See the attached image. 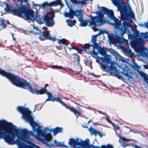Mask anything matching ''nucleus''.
Returning a JSON list of instances; mask_svg holds the SVG:
<instances>
[{
    "mask_svg": "<svg viewBox=\"0 0 148 148\" xmlns=\"http://www.w3.org/2000/svg\"><path fill=\"white\" fill-rule=\"evenodd\" d=\"M16 127L12 123L8 122L4 120H0V128L5 131L2 132L0 130V139L4 138L8 142H12L15 138L14 132H18Z\"/></svg>",
    "mask_w": 148,
    "mask_h": 148,
    "instance_id": "nucleus-1",
    "label": "nucleus"
},
{
    "mask_svg": "<svg viewBox=\"0 0 148 148\" xmlns=\"http://www.w3.org/2000/svg\"><path fill=\"white\" fill-rule=\"evenodd\" d=\"M17 109L22 114L23 118L28 122L31 125L33 131L36 132L39 139L42 136V134L45 132L41 129V127L40 126L36 128V127L38 126V124L36 122L34 121V118L31 115V111L29 110L28 108H25L22 106H18L17 108Z\"/></svg>",
    "mask_w": 148,
    "mask_h": 148,
    "instance_id": "nucleus-2",
    "label": "nucleus"
},
{
    "mask_svg": "<svg viewBox=\"0 0 148 148\" xmlns=\"http://www.w3.org/2000/svg\"><path fill=\"white\" fill-rule=\"evenodd\" d=\"M8 80L14 85L17 86L28 90L33 94H36L39 88L37 84L33 85V88L26 80L21 79L17 75L12 73Z\"/></svg>",
    "mask_w": 148,
    "mask_h": 148,
    "instance_id": "nucleus-3",
    "label": "nucleus"
},
{
    "mask_svg": "<svg viewBox=\"0 0 148 148\" xmlns=\"http://www.w3.org/2000/svg\"><path fill=\"white\" fill-rule=\"evenodd\" d=\"M113 4L117 7L121 14L122 20L126 21L130 19H135L134 13L132 11H129L127 8L125 6V4L122 0H111Z\"/></svg>",
    "mask_w": 148,
    "mask_h": 148,
    "instance_id": "nucleus-4",
    "label": "nucleus"
},
{
    "mask_svg": "<svg viewBox=\"0 0 148 148\" xmlns=\"http://www.w3.org/2000/svg\"><path fill=\"white\" fill-rule=\"evenodd\" d=\"M112 20H113L114 22L111 23V25L120 31L121 36H123L125 33L130 32V30L128 29V27L131 28L133 27L132 24L124 20L123 21L122 25L121 21L115 17Z\"/></svg>",
    "mask_w": 148,
    "mask_h": 148,
    "instance_id": "nucleus-5",
    "label": "nucleus"
},
{
    "mask_svg": "<svg viewBox=\"0 0 148 148\" xmlns=\"http://www.w3.org/2000/svg\"><path fill=\"white\" fill-rule=\"evenodd\" d=\"M34 12L32 9L27 8L25 5H21L17 16L27 20L34 21L35 20Z\"/></svg>",
    "mask_w": 148,
    "mask_h": 148,
    "instance_id": "nucleus-6",
    "label": "nucleus"
},
{
    "mask_svg": "<svg viewBox=\"0 0 148 148\" xmlns=\"http://www.w3.org/2000/svg\"><path fill=\"white\" fill-rule=\"evenodd\" d=\"M101 10L100 11H97L96 13L98 16H90L91 21L89 24V26H91L92 28L94 31L98 30L97 28V26H100L102 25L104 23L103 20V13L101 12Z\"/></svg>",
    "mask_w": 148,
    "mask_h": 148,
    "instance_id": "nucleus-7",
    "label": "nucleus"
},
{
    "mask_svg": "<svg viewBox=\"0 0 148 148\" xmlns=\"http://www.w3.org/2000/svg\"><path fill=\"white\" fill-rule=\"evenodd\" d=\"M46 94L48 95V98L46 100V101H51L53 102L56 101L60 103L62 105L65 107L66 109L69 110L73 112L76 116H80L81 114L80 112L75 109L73 107H70L61 101V99L58 96L54 97L51 93L49 92H47Z\"/></svg>",
    "mask_w": 148,
    "mask_h": 148,
    "instance_id": "nucleus-8",
    "label": "nucleus"
},
{
    "mask_svg": "<svg viewBox=\"0 0 148 148\" xmlns=\"http://www.w3.org/2000/svg\"><path fill=\"white\" fill-rule=\"evenodd\" d=\"M28 32L30 33L33 34H38L39 36L38 38L40 41H44L46 40H49L53 41L55 42L56 40L55 37H52L50 35L49 33L47 32L45 34V32L41 31L40 32H35L32 31L28 30Z\"/></svg>",
    "mask_w": 148,
    "mask_h": 148,
    "instance_id": "nucleus-9",
    "label": "nucleus"
},
{
    "mask_svg": "<svg viewBox=\"0 0 148 148\" xmlns=\"http://www.w3.org/2000/svg\"><path fill=\"white\" fill-rule=\"evenodd\" d=\"M90 142L88 139H86L85 141L81 140L80 142L79 146L83 147L84 148H100L98 146H95L92 145H89ZM101 148H113L111 145H108L107 146L102 145Z\"/></svg>",
    "mask_w": 148,
    "mask_h": 148,
    "instance_id": "nucleus-10",
    "label": "nucleus"
},
{
    "mask_svg": "<svg viewBox=\"0 0 148 148\" xmlns=\"http://www.w3.org/2000/svg\"><path fill=\"white\" fill-rule=\"evenodd\" d=\"M6 7L4 9L7 12H9L13 15L17 16L19 10L20 9V6L17 8H14L13 9H12V6L9 4L6 3Z\"/></svg>",
    "mask_w": 148,
    "mask_h": 148,
    "instance_id": "nucleus-11",
    "label": "nucleus"
},
{
    "mask_svg": "<svg viewBox=\"0 0 148 148\" xmlns=\"http://www.w3.org/2000/svg\"><path fill=\"white\" fill-rule=\"evenodd\" d=\"M61 3V0H56L55 1H52L49 3L47 2H45L43 3L42 4H35L34 5V6H39L40 8L41 7L43 8H45L47 6H52L54 5L57 6L59 5Z\"/></svg>",
    "mask_w": 148,
    "mask_h": 148,
    "instance_id": "nucleus-12",
    "label": "nucleus"
},
{
    "mask_svg": "<svg viewBox=\"0 0 148 148\" xmlns=\"http://www.w3.org/2000/svg\"><path fill=\"white\" fill-rule=\"evenodd\" d=\"M144 39L142 36L137 38L132 41H130V45L132 47H136L139 45L143 41Z\"/></svg>",
    "mask_w": 148,
    "mask_h": 148,
    "instance_id": "nucleus-13",
    "label": "nucleus"
},
{
    "mask_svg": "<svg viewBox=\"0 0 148 148\" xmlns=\"http://www.w3.org/2000/svg\"><path fill=\"white\" fill-rule=\"evenodd\" d=\"M83 14L82 10L77 18L78 20L80 22V26L82 27H85L86 26L88 23L90 22V21L88 19H83Z\"/></svg>",
    "mask_w": 148,
    "mask_h": 148,
    "instance_id": "nucleus-14",
    "label": "nucleus"
},
{
    "mask_svg": "<svg viewBox=\"0 0 148 148\" xmlns=\"http://www.w3.org/2000/svg\"><path fill=\"white\" fill-rule=\"evenodd\" d=\"M101 8V11L103 12V14H106L107 17L110 19H112L115 17L114 16V12L112 10H109L103 7H102Z\"/></svg>",
    "mask_w": 148,
    "mask_h": 148,
    "instance_id": "nucleus-15",
    "label": "nucleus"
},
{
    "mask_svg": "<svg viewBox=\"0 0 148 148\" xmlns=\"http://www.w3.org/2000/svg\"><path fill=\"white\" fill-rule=\"evenodd\" d=\"M127 33L128 34V38L130 40V41H132L135 39L137 38L140 37V36H142V33H139V32L136 29L134 31V35L130 34V32L129 33Z\"/></svg>",
    "mask_w": 148,
    "mask_h": 148,
    "instance_id": "nucleus-16",
    "label": "nucleus"
},
{
    "mask_svg": "<svg viewBox=\"0 0 148 148\" xmlns=\"http://www.w3.org/2000/svg\"><path fill=\"white\" fill-rule=\"evenodd\" d=\"M82 11V10L81 9L77 10L75 11L70 10L69 12V18L72 19L73 18V16L75 15L78 18Z\"/></svg>",
    "mask_w": 148,
    "mask_h": 148,
    "instance_id": "nucleus-17",
    "label": "nucleus"
},
{
    "mask_svg": "<svg viewBox=\"0 0 148 148\" xmlns=\"http://www.w3.org/2000/svg\"><path fill=\"white\" fill-rule=\"evenodd\" d=\"M39 139L41 141H46L49 142L51 140L52 136L50 133L46 134V132L42 134V136Z\"/></svg>",
    "mask_w": 148,
    "mask_h": 148,
    "instance_id": "nucleus-18",
    "label": "nucleus"
},
{
    "mask_svg": "<svg viewBox=\"0 0 148 148\" xmlns=\"http://www.w3.org/2000/svg\"><path fill=\"white\" fill-rule=\"evenodd\" d=\"M47 15L44 16H41L38 15L37 13L36 14L35 20L39 24H41L45 23Z\"/></svg>",
    "mask_w": 148,
    "mask_h": 148,
    "instance_id": "nucleus-19",
    "label": "nucleus"
},
{
    "mask_svg": "<svg viewBox=\"0 0 148 148\" xmlns=\"http://www.w3.org/2000/svg\"><path fill=\"white\" fill-rule=\"evenodd\" d=\"M96 36L93 35L92 36L91 42L93 43L92 45H91V46L93 48V49L95 50L97 49L98 50L101 47L99 45V44L96 42Z\"/></svg>",
    "mask_w": 148,
    "mask_h": 148,
    "instance_id": "nucleus-20",
    "label": "nucleus"
},
{
    "mask_svg": "<svg viewBox=\"0 0 148 148\" xmlns=\"http://www.w3.org/2000/svg\"><path fill=\"white\" fill-rule=\"evenodd\" d=\"M45 23L47 26L49 27H52L54 24V21L51 20L47 15Z\"/></svg>",
    "mask_w": 148,
    "mask_h": 148,
    "instance_id": "nucleus-21",
    "label": "nucleus"
},
{
    "mask_svg": "<svg viewBox=\"0 0 148 148\" xmlns=\"http://www.w3.org/2000/svg\"><path fill=\"white\" fill-rule=\"evenodd\" d=\"M79 138H77L76 140L73 138H70L69 143V144L70 145H73L74 147H75L77 145H79L80 142H78Z\"/></svg>",
    "mask_w": 148,
    "mask_h": 148,
    "instance_id": "nucleus-22",
    "label": "nucleus"
},
{
    "mask_svg": "<svg viewBox=\"0 0 148 148\" xmlns=\"http://www.w3.org/2000/svg\"><path fill=\"white\" fill-rule=\"evenodd\" d=\"M12 73L7 72L5 70L0 69V74L9 79Z\"/></svg>",
    "mask_w": 148,
    "mask_h": 148,
    "instance_id": "nucleus-23",
    "label": "nucleus"
},
{
    "mask_svg": "<svg viewBox=\"0 0 148 148\" xmlns=\"http://www.w3.org/2000/svg\"><path fill=\"white\" fill-rule=\"evenodd\" d=\"M130 71L128 68L127 69L123 68L121 73L122 74L125 75V76L127 77L128 80H129L130 78H132V77L130 75Z\"/></svg>",
    "mask_w": 148,
    "mask_h": 148,
    "instance_id": "nucleus-24",
    "label": "nucleus"
},
{
    "mask_svg": "<svg viewBox=\"0 0 148 148\" xmlns=\"http://www.w3.org/2000/svg\"><path fill=\"white\" fill-rule=\"evenodd\" d=\"M51 130H52V132L53 133V135H55L58 133L62 132L63 128L62 127H57L54 129H51Z\"/></svg>",
    "mask_w": 148,
    "mask_h": 148,
    "instance_id": "nucleus-25",
    "label": "nucleus"
},
{
    "mask_svg": "<svg viewBox=\"0 0 148 148\" xmlns=\"http://www.w3.org/2000/svg\"><path fill=\"white\" fill-rule=\"evenodd\" d=\"M103 58H101V60H104L107 63V64H109L112 62H111V59L110 58V56L109 55L106 54L104 56Z\"/></svg>",
    "mask_w": 148,
    "mask_h": 148,
    "instance_id": "nucleus-26",
    "label": "nucleus"
},
{
    "mask_svg": "<svg viewBox=\"0 0 148 148\" xmlns=\"http://www.w3.org/2000/svg\"><path fill=\"white\" fill-rule=\"evenodd\" d=\"M123 51L124 54L127 56L130 57L132 56L133 53H132L131 49H123Z\"/></svg>",
    "mask_w": 148,
    "mask_h": 148,
    "instance_id": "nucleus-27",
    "label": "nucleus"
},
{
    "mask_svg": "<svg viewBox=\"0 0 148 148\" xmlns=\"http://www.w3.org/2000/svg\"><path fill=\"white\" fill-rule=\"evenodd\" d=\"M123 36H121V37L119 36L118 35L115 34L114 40L117 42L119 43H121V42H122V39L123 38Z\"/></svg>",
    "mask_w": 148,
    "mask_h": 148,
    "instance_id": "nucleus-28",
    "label": "nucleus"
},
{
    "mask_svg": "<svg viewBox=\"0 0 148 148\" xmlns=\"http://www.w3.org/2000/svg\"><path fill=\"white\" fill-rule=\"evenodd\" d=\"M98 52L101 55L103 56H105L107 54L106 51L104 50V48L101 47L97 50Z\"/></svg>",
    "mask_w": 148,
    "mask_h": 148,
    "instance_id": "nucleus-29",
    "label": "nucleus"
},
{
    "mask_svg": "<svg viewBox=\"0 0 148 148\" xmlns=\"http://www.w3.org/2000/svg\"><path fill=\"white\" fill-rule=\"evenodd\" d=\"M66 22L68 25L70 27L72 26L76 23V21L75 20L72 21L70 19H68L66 20Z\"/></svg>",
    "mask_w": 148,
    "mask_h": 148,
    "instance_id": "nucleus-30",
    "label": "nucleus"
},
{
    "mask_svg": "<svg viewBox=\"0 0 148 148\" xmlns=\"http://www.w3.org/2000/svg\"><path fill=\"white\" fill-rule=\"evenodd\" d=\"M73 55H75L76 57L74 58V60L75 62H77L78 64L79 63L80 58V56L76 53H74Z\"/></svg>",
    "mask_w": 148,
    "mask_h": 148,
    "instance_id": "nucleus-31",
    "label": "nucleus"
},
{
    "mask_svg": "<svg viewBox=\"0 0 148 148\" xmlns=\"http://www.w3.org/2000/svg\"><path fill=\"white\" fill-rule=\"evenodd\" d=\"M46 92H47L42 88H41V89L38 90L36 94L37 95H42L45 93L46 94Z\"/></svg>",
    "mask_w": 148,
    "mask_h": 148,
    "instance_id": "nucleus-32",
    "label": "nucleus"
},
{
    "mask_svg": "<svg viewBox=\"0 0 148 148\" xmlns=\"http://www.w3.org/2000/svg\"><path fill=\"white\" fill-rule=\"evenodd\" d=\"M89 131L91 134H94L95 136H97L98 132L97 130L93 129L91 127L89 128Z\"/></svg>",
    "mask_w": 148,
    "mask_h": 148,
    "instance_id": "nucleus-33",
    "label": "nucleus"
},
{
    "mask_svg": "<svg viewBox=\"0 0 148 148\" xmlns=\"http://www.w3.org/2000/svg\"><path fill=\"white\" fill-rule=\"evenodd\" d=\"M91 45L90 44H85L82 47V49L85 52L86 51V49H88L90 48V47Z\"/></svg>",
    "mask_w": 148,
    "mask_h": 148,
    "instance_id": "nucleus-34",
    "label": "nucleus"
},
{
    "mask_svg": "<svg viewBox=\"0 0 148 148\" xmlns=\"http://www.w3.org/2000/svg\"><path fill=\"white\" fill-rule=\"evenodd\" d=\"M20 130H21V132L23 134V135L24 136H28V130L27 129H24L23 130L21 129Z\"/></svg>",
    "mask_w": 148,
    "mask_h": 148,
    "instance_id": "nucleus-35",
    "label": "nucleus"
},
{
    "mask_svg": "<svg viewBox=\"0 0 148 148\" xmlns=\"http://www.w3.org/2000/svg\"><path fill=\"white\" fill-rule=\"evenodd\" d=\"M110 63V66L108 67L109 70L111 71L110 73L111 74H112L113 73V71L114 69V66L112 64V62H111Z\"/></svg>",
    "mask_w": 148,
    "mask_h": 148,
    "instance_id": "nucleus-36",
    "label": "nucleus"
},
{
    "mask_svg": "<svg viewBox=\"0 0 148 148\" xmlns=\"http://www.w3.org/2000/svg\"><path fill=\"white\" fill-rule=\"evenodd\" d=\"M67 40L64 38L62 39L61 40H59L58 43L59 44H62L64 45L67 43Z\"/></svg>",
    "mask_w": 148,
    "mask_h": 148,
    "instance_id": "nucleus-37",
    "label": "nucleus"
},
{
    "mask_svg": "<svg viewBox=\"0 0 148 148\" xmlns=\"http://www.w3.org/2000/svg\"><path fill=\"white\" fill-rule=\"evenodd\" d=\"M106 65L104 64L101 63V68L104 69V71H107L108 65Z\"/></svg>",
    "mask_w": 148,
    "mask_h": 148,
    "instance_id": "nucleus-38",
    "label": "nucleus"
},
{
    "mask_svg": "<svg viewBox=\"0 0 148 148\" xmlns=\"http://www.w3.org/2000/svg\"><path fill=\"white\" fill-rule=\"evenodd\" d=\"M142 34L144 39H145V41H147V39L148 38V32H145V33H142Z\"/></svg>",
    "mask_w": 148,
    "mask_h": 148,
    "instance_id": "nucleus-39",
    "label": "nucleus"
},
{
    "mask_svg": "<svg viewBox=\"0 0 148 148\" xmlns=\"http://www.w3.org/2000/svg\"><path fill=\"white\" fill-rule=\"evenodd\" d=\"M121 43H123L124 45H128V41L125 40L123 37L122 39V41Z\"/></svg>",
    "mask_w": 148,
    "mask_h": 148,
    "instance_id": "nucleus-40",
    "label": "nucleus"
},
{
    "mask_svg": "<svg viewBox=\"0 0 148 148\" xmlns=\"http://www.w3.org/2000/svg\"><path fill=\"white\" fill-rule=\"evenodd\" d=\"M56 147H66V145H64L63 143H62V142H58V143L56 145Z\"/></svg>",
    "mask_w": 148,
    "mask_h": 148,
    "instance_id": "nucleus-41",
    "label": "nucleus"
},
{
    "mask_svg": "<svg viewBox=\"0 0 148 148\" xmlns=\"http://www.w3.org/2000/svg\"><path fill=\"white\" fill-rule=\"evenodd\" d=\"M140 53L141 56L143 57L146 56L147 55V53L143 50H141Z\"/></svg>",
    "mask_w": 148,
    "mask_h": 148,
    "instance_id": "nucleus-42",
    "label": "nucleus"
},
{
    "mask_svg": "<svg viewBox=\"0 0 148 148\" xmlns=\"http://www.w3.org/2000/svg\"><path fill=\"white\" fill-rule=\"evenodd\" d=\"M1 26L5 28L7 26L6 24L5 23V20L4 19L2 21L1 23Z\"/></svg>",
    "mask_w": 148,
    "mask_h": 148,
    "instance_id": "nucleus-43",
    "label": "nucleus"
},
{
    "mask_svg": "<svg viewBox=\"0 0 148 148\" xmlns=\"http://www.w3.org/2000/svg\"><path fill=\"white\" fill-rule=\"evenodd\" d=\"M140 75L142 77L144 78V79L148 76L146 73L143 72L141 73L140 74Z\"/></svg>",
    "mask_w": 148,
    "mask_h": 148,
    "instance_id": "nucleus-44",
    "label": "nucleus"
},
{
    "mask_svg": "<svg viewBox=\"0 0 148 148\" xmlns=\"http://www.w3.org/2000/svg\"><path fill=\"white\" fill-rule=\"evenodd\" d=\"M115 37V35H114L113 34L110 35L108 36L109 39L110 40H114Z\"/></svg>",
    "mask_w": 148,
    "mask_h": 148,
    "instance_id": "nucleus-45",
    "label": "nucleus"
},
{
    "mask_svg": "<svg viewBox=\"0 0 148 148\" xmlns=\"http://www.w3.org/2000/svg\"><path fill=\"white\" fill-rule=\"evenodd\" d=\"M52 68L56 69H63L62 66L53 65L52 66Z\"/></svg>",
    "mask_w": 148,
    "mask_h": 148,
    "instance_id": "nucleus-46",
    "label": "nucleus"
},
{
    "mask_svg": "<svg viewBox=\"0 0 148 148\" xmlns=\"http://www.w3.org/2000/svg\"><path fill=\"white\" fill-rule=\"evenodd\" d=\"M106 121L109 123H110L112 125L113 124V123L112 122V121L110 120L108 116H106Z\"/></svg>",
    "mask_w": 148,
    "mask_h": 148,
    "instance_id": "nucleus-47",
    "label": "nucleus"
},
{
    "mask_svg": "<svg viewBox=\"0 0 148 148\" xmlns=\"http://www.w3.org/2000/svg\"><path fill=\"white\" fill-rule=\"evenodd\" d=\"M112 125L113 126L114 130L115 131H116L117 130H118L120 129V127L119 126L115 125L114 123Z\"/></svg>",
    "mask_w": 148,
    "mask_h": 148,
    "instance_id": "nucleus-48",
    "label": "nucleus"
},
{
    "mask_svg": "<svg viewBox=\"0 0 148 148\" xmlns=\"http://www.w3.org/2000/svg\"><path fill=\"white\" fill-rule=\"evenodd\" d=\"M133 67L134 69L136 70L138 69L139 68V66L138 65H137L136 63H135L134 64V66Z\"/></svg>",
    "mask_w": 148,
    "mask_h": 148,
    "instance_id": "nucleus-49",
    "label": "nucleus"
},
{
    "mask_svg": "<svg viewBox=\"0 0 148 148\" xmlns=\"http://www.w3.org/2000/svg\"><path fill=\"white\" fill-rule=\"evenodd\" d=\"M71 48H68L69 49L70 51H71V50L73 49H74L76 50L77 49V46H74L73 47L72 46V45H71Z\"/></svg>",
    "mask_w": 148,
    "mask_h": 148,
    "instance_id": "nucleus-50",
    "label": "nucleus"
},
{
    "mask_svg": "<svg viewBox=\"0 0 148 148\" xmlns=\"http://www.w3.org/2000/svg\"><path fill=\"white\" fill-rule=\"evenodd\" d=\"M115 76L119 79H121L122 78V76L121 75H119V72L117 73L116 74H115Z\"/></svg>",
    "mask_w": 148,
    "mask_h": 148,
    "instance_id": "nucleus-51",
    "label": "nucleus"
},
{
    "mask_svg": "<svg viewBox=\"0 0 148 148\" xmlns=\"http://www.w3.org/2000/svg\"><path fill=\"white\" fill-rule=\"evenodd\" d=\"M77 51V52L79 53H81L83 51H84L83 49H79L78 47L77 48V49L76 50Z\"/></svg>",
    "mask_w": 148,
    "mask_h": 148,
    "instance_id": "nucleus-52",
    "label": "nucleus"
},
{
    "mask_svg": "<svg viewBox=\"0 0 148 148\" xmlns=\"http://www.w3.org/2000/svg\"><path fill=\"white\" fill-rule=\"evenodd\" d=\"M30 135L34 136V132L33 131H28V136H29Z\"/></svg>",
    "mask_w": 148,
    "mask_h": 148,
    "instance_id": "nucleus-53",
    "label": "nucleus"
},
{
    "mask_svg": "<svg viewBox=\"0 0 148 148\" xmlns=\"http://www.w3.org/2000/svg\"><path fill=\"white\" fill-rule=\"evenodd\" d=\"M92 53L93 55H92V57H95L94 56H95L97 55V53L95 52V50L93 49V50L92 51Z\"/></svg>",
    "mask_w": 148,
    "mask_h": 148,
    "instance_id": "nucleus-54",
    "label": "nucleus"
},
{
    "mask_svg": "<svg viewBox=\"0 0 148 148\" xmlns=\"http://www.w3.org/2000/svg\"><path fill=\"white\" fill-rule=\"evenodd\" d=\"M121 138V140H122V141H123V142H127V141H128V140L127 139L125 138V137H122V138L121 137V138Z\"/></svg>",
    "mask_w": 148,
    "mask_h": 148,
    "instance_id": "nucleus-55",
    "label": "nucleus"
},
{
    "mask_svg": "<svg viewBox=\"0 0 148 148\" xmlns=\"http://www.w3.org/2000/svg\"><path fill=\"white\" fill-rule=\"evenodd\" d=\"M69 12H65L64 13V15L65 17H69Z\"/></svg>",
    "mask_w": 148,
    "mask_h": 148,
    "instance_id": "nucleus-56",
    "label": "nucleus"
},
{
    "mask_svg": "<svg viewBox=\"0 0 148 148\" xmlns=\"http://www.w3.org/2000/svg\"><path fill=\"white\" fill-rule=\"evenodd\" d=\"M49 85L48 84H46L45 85V86H44V88H43L46 91V92H48L47 91V89H46V87L47 86H48Z\"/></svg>",
    "mask_w": 148,
    "mask_h": 148,
    "instance_id": "nucleus-57",
    "label": "nucleus"
},
{
    "mask_svg": "<svg viewBox=\"0 0 148 148\" xmlns=\"http://www.w3.org/2000/svg\"><path fill=\"white\" fill-rule=\"evenodd\" d=\"M56 47L57 48V49H58V50H61L62 48V47L61 46H56Z\"/></svg>",
    "mask_w": 148,
    "mask_h": 148,
    "instance_id": "nucleus-58",
    "label": "nucleus"
},
{
    "mask_svg": "<svg viewBox=\"0 0 148 148\" xmlns=\"http://www.w3.org/2000/svg\"><path fill=\"white\" fill-rule=\"evenodd\" d=\"M55 16V14H52L51 17H50V19L51 20H52V21H53V19L54 18V17Z\"/></svg>",
    "mask_w": 148,
    "mask_h": 148,
    "instance_id": "nucleus-59",
    "label": "nucleus"
},
{
    "mask_svg": "<svg viewBox=\"0 0 148 148\" xmlns=\"http://www.w3.org/2000/svg\"><path fill=\"white\" fill-rule=\"evenodd\" d=\"M144 80L148 84V76H147L144 79Z\"/></svg>",
    "mask_w": 148,
    "mask_h": 148,
    "instance_id": "nucleus-60",
    "label": "nucleus"
},
{
    "mask_svg": "<svg viewBox=\"0 0 148 148\" xmlns=\"http://www.w3.org/2000/svg\"><path fill=\"white\" fill-rule=\"evenodd\" d=\"M115 132H116V135L117 136H119L120 138H121V135L119 133H117L116 131H115Z\"/></svg>",
    "mask_w": 148,
    "mask_h": 148,
    "instance_id": "nucleus-61",
    "label": "nucleus"
},
{
    "mask_svg": "<svg viewBox=\"0 0 148 148\" xmlns=\"http://www.w3.org/2000/svg\"><path fill=\"white\" fill-rule=\"evenodd\" d=\"M97 134L99 135V136H100V137H102V136H103L101 132H98Z\"/></svg>",
    "mask_w": 148,
    "mask_h": 148,
    "instance_id": "nucleus-62",
    "label": "nucleus"
},
{
    "mask_svg": "<svg viewBox=\"0 0 148 148\" xmlns=\"http://www.w3.org/2000/svg\"><path fill=\"white\" fill-rule=\"evenodd\" d=\"M71 1L73 3L75 4L77 0H71Z\"/></svg>",
    "mask_w": 148,
    "mask_h": 148,
    "instance_id": "nucleus-63",
    "label": "nucleus"
},
{
    "mask_svg": "<svg viewBox=\"0 0 148 148\" xmlns=\"http://www.w3.org/2000/svg\"><path fill=\"white\" fill-rule=\"evenodd\" d=\"M144 66L145 69H148V65H145Z\"/></svg>",
    "mask_w": 148,
    "mask_h": 148,
    "instance_id": "nucleus-64",
    "label": "nucleus"
}]
</instances>
